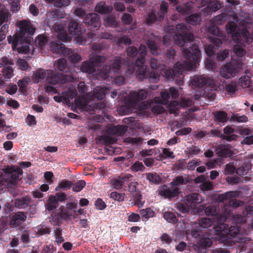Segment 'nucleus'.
Listing matches in <instances>:
<instances>
[{"label": "nucleus", "instance_id": "c756f323", "mask_svg": "<svg viewBox=\"0 0 253 253\" xmlns=\"http://www.w3.org/2000/svg\"><path fill=\"white\" fill-rule=\"evenodd\" d=\"M48 37L44 35H39L36 38L35 43L40 48L42 49L48 42Z\"/></svg>", "mask_w": 253, "mask_h": 253}, {"label": "nucleus", "instance_id": "aec40b11", "mask_svg": "<svg viewBox=\"0 0 253 253\" xmlns=\"http://www.w3.org/2000/svg\"><path fill=\"white\" fill-rule=\"evenodd\" d=\"M31 199L28 197H23L15 200V206L20 209H24L30 206Z\"/></svg>", "mask_w": 253, "mask_h": 253}, {"label": "nucleus", "instance_id": "338daca9", "mask_svg": "<svg viewBox=\"0 0 253 253\" xmlns=\"http://www.w3.org/2000/svg\"><path fill=\"white\" fill-rule=\"evenodd\" d=\"M212 241L209 238L201 239L199 241L200 246L204 248L210 247L212 245Z\"/></svg>", "mask_w": 253, "mask_h": 253}, {"label": "nucleus", "instance_id": "f03ea898", "mask_svg": "<svg viewBox=\"0 0 253 253\" xmlns=\"http://www.w3.org/2000/svg\"><path fill=\"white\" fill-rule=\"evenodd\" d=\"M19 30L13 36L7 37V41L11 43L13 50H17L20 53H27L30 51L29 44L31 42L32 36L36 31L29 19L18 21L16 23Z\"/></svg>", "mask_w": 253, "mask_h": 253}, {"label": "nucleus", "instance_id": "052dcab7", "mask_svg": "<svg viewBox=\"0 0 253 253\" xmlns=\"http://www.w3.org/2000/svg\"><path fill=\"white\" fill-rule=\"evenodd\" d=\"M193 101L190 98H181L179 101V106L182 108H187L192 106Z\"/></svg>", "mask_w": 253, "mask_h": 253}, {"label": "nucleus", "instance_id": "f3484780", "mask_svg": "<svg viewBox=\"0 0 253 253\" xmlns=\"http://www.w3.org/2000/svg\"><path fill=\"white\" fill-rule=\"evenodd\" d=\"M127 130V126L118 125L113 126H112L110 127L108 129L107 131L109 134L121 136L125 134Z\"/></svg>", "mask_w": 253, "mask_h": 253}, {"label": "nucleus", "instance_id": "ddd939ff", "mask_svg": "<svg viewBox=\"0 0 253 253\" xmlns=\"http://www.w3.org/2000/svg\"><path fill=\"white\" fill-rule=\"evenodd\" d=\"M83 21L90 30H97L100 26L99 17L94 13L87 14Z\"/></svg>", "mask_w": 253, "mask_h": 253}, {"label": "nucleus", "instance_id": "bf43d9fd", "mask_svg": "<svg viewBox=\"0 0 253 253\" xmlns=\"http://www.w3.org/2000/svg\"><path fill=\"white\" fill-rule=\"evenodd\" d=\"M111 183L113 187L116 189H121L124 184V182L120 177L119 178H115L111 180Z\"/></svg>", "mask_w": 253, "mask_h": 253}, {"label": "nucleus", "instance_id": "09e8293b", "mask_svg": "<svg viewBox=\"0 0 253 253\" xmlns=\"http://www.w3.org/2000/svg\"><path fill=\"white\" fill-rule=\"evenodd\" d=\"M62 229L60 227L56 228L54 230V237L58 244H59L64 241V239L62 237Z\"/></svg>", "mask_w": 253, "mask_h": 253}, {"label": "nucleus", "instance_id": "4be33fe9", "mask_svg": "<svg viewBox=\"0 0 253 253\" xmlns=\"http://www.w3.org/2000/svg\"><path fill=\"white\" fill-rule=\"evenodd\" d=\"M125 65L126 66L125 71L126 75L128 77H130L134 74L136 67H137V69H138V66L136 65L135 61L134 62V60L129 61L127 57L126 58Z\"/></svg>", "mask_w": 253, "mask_h": 253}, {"label": "nucleus", "instance_id": "7ed1b4c3", "mask_svg": "<svg viewBox=\"0 0 253 253\" xmlns=\"http://www.w3.org/2000/svg\"><path fill=\"white\" fill-rule=\"evenodd\" d=\"M204 212L207 216H213L217 221V225H214L213 229L215 234L220 236L223 241L228 239V234L231 236H236L239 233L238 227L228 225L225 223L227 219L225 215L219 214L217 211L216 207L210 205L204 209Z\"/></svg>", "mask_w": 253, "mask_h": 253}, {"label": "nucleus", "instance_id": "4c0bfd02", "mask_svg": "<svg viewBox=\"0 0 253 253\" xmlns=\"http://www.w3.org/2000/svg\"><path fill=\"white\" fill-rule=\"evenodd\" d=\"M146 44L152 54L154 55H157L159 54L160 49H159L157 44L154 41L148 40L147 41Z\"/></svg>", "mask_w": 253, "mask_h": 253}, {"label": "nucleus", "instance_id": "4468645a", "mask_svg": "<svg viewBox=\"0 0 253 253\" xmlns=\"http://www.w3.org/2000/svg\"><path fill=\"white\" fill-rule=\"evenodd\" d=\"M27 215L23 211H18L15 212L11 217L9 221V226L11 228H21L22 224L26 221Z\"/></svg>", "mask_w": 253, "mask_h": 253}, {"label": "nucleus", "instance_id": "2f4dec72", "mask_svg": "<svg viewBox=\"0 0 253 253\" xmlns=\"http://www.w3.org/2000/svg\"><path fill=\"white\" fill-rule=\"evenodd\" d=\"M126 60V58L123 59L121 57H117L115 59L112 65L113 69H114L115 72H118L121 67L125 65Z\"/></svg>", "mask_w": 253, "mask_h": 253}, {"label": "nucleus", "instance_id": "423d86ee", "mask_svg": "<svg viewBox=\"0 0 253 253\" xmlns=\"http://www.w3.org/2000/svg\"><path fill=\"white\" fill-rule=\"evenodd\" d=\"M191 84L193 87H205L211 91H218L221 89L220 85H218L213 79L203 75L194 76L191 81Z\"/></svg>", "mask_w": 253, "mask_h": 253}, {"label": "nucleus", "instance_id": "c85d7f7f", "mask_svg": "<svg viewBox=\"0 0 253 253\" xmlns=\"http://www.w3.org/2000/svg\"><path fill=\"white\" fill-rule=\"evenodd\" d=\"M11 15L7 9L5 8L0 9V26L3 23H7L10 19Z\"/></svg>", "mask_w": 253, "mask_h": 253}, {"label": "nucleus", "instance_id": "e433bc0d", "mask_svg": "<svg viewBox=\"0 0 253 253\" xmlns=\"http://www.w3.org/2000/svg\"><path fill=\"white\" fill-rule=\"evenodd\" d=\"M62 94L64 95L66 98V103L70 101V99H72L77 95V91L75 87L73 88H69L67 91H63Z\"/></svg>", "mask_w": 253, "mask_h": 253}, {"label": "nucleus", "instance_id": "9b49d317", "mask_svg": "<svg viewBox=\"0 0 253 253\" xmlns=\"http://www.w3.org/2000/svg\"><path fill=\"white\" fill-rule=\"evenodd\" d=\"M69 79V76L56 73L52 70H48L46 80L49 84H64Z\"/></svg>", "mask_w": 253, "mask_h": 253}, {"label": "nucleus", "instance_id": "603ef678", "mask_svg": "<svg viewBox=\"0 0 253 253\" xmlns=\"http://www.w3.org/2000/svg\"><path fill=\"white\" fill-rule=\"evenodd\" d=\"M85 182L84 180H79L72 184V190L75 192H80L85 185Z\"/></svg>", "mask_w": 253, "mask_h": 253}, {"label": "nucleus", "instance_id": "774afa93", "mask_svg": "<svg viewBox=\"0 0 253 253\" xmlns=\"http://www.w3.org/2000/svg\"><path fill=\"white\" fill-rule=\"evenodd\" d=\"M13 206L11 204L9 203H5L3 208V212L5 214L4 215L5 216L9 215L11 212L13 211Z\"/></svg>", "mask_w": 253, "mask_h": 253}, {"label": "nucleus", "instance_id": "864d4df0", "mask_svg": "<svg viewBox=\"0 0 253 253\" xmlns=\"http://www.w3.org/2000/svg\"><path fill=\"white\" fill-rule=\"evenodd\" d=\"M116 43L119 46L121 45L122 44L129 45L131 43V40L130 38L126 36H123L116 40Z\"/></svg>", "mask_w": 253, "mask_h": 253}, {"label": "nucleus", "instance_id": "7c9ffc66", "mask_svg": "<svg viewBox=\"0 0 253 253\" xmlns=\"http://www.w3.org/2000/svg\"><path fill=\"white\" fill-rule=\"evenodd\" d=\"M58 203L55 196H51L49 197L46 204V209L52 211L58 207Z\"/></svg>", "mask_w": 253, "mask_h": 253}, {"label": "nucleus", "instance_id": "a211bd4d", "mask_svg": "<svg viewBox=\"0 0 253 253\" xmlns=\"http://www.w3.org/2000/svg\"><path fill=\"white\" fill-rule=\"evenodd\" d=\"M214 222L212 219L208 217H202L198 221L199 226L203 228H208L212 227V229H210V230L211 231H213V233L216 235L213 227L214 225H217V223L216 221V223H214Z\"/></svg>", "mask_w": 253, "mask_h": 253}, {"label": "nucleus", "instance_id": "3c124183", "mask_svg": "<svg viewBox=\"0 0 253 253\" xmlns=\"http://www.w3.org/2000/svg\"><path fill=\"white\" fill-rule=\"evenodd\" d=\"M100 141L105 145L114 144L117 141L116 138H113L109 135H102L100 137Z\"/></svg>", "mask_w": 253, "mask_h": 253}, {"label": "nucleus", "instance_id": "b1692460", "mask_svg": "<svg viewBox=\"0 0 253 253\" xmlns=\"http://www.w3.org/2000/svg\"><path fill=\"white\" fill-rule=\"evenodd\" d=\"M169 94L167 91H164L161 92L160 96L155 97L154 101L156 104L167 105L169 102Z\"/></svg>", "mask_w": 253, "mask_h": 253}, {"label": "nucleus", "instance_id": "680f3d73", "mask_svg": "<svg viewBox=\"0 0 253 253\" xmlns=\"http://www.w3.org/2000/svg\"><path fill=\"white\" fill-rule=\"evenodd\" d=\"M233 49L235 53L238 57H243L246 54V50L239 45H234Z\"/></svg>", "mask_w": 253, "mask_h": 253}, {"label": "nucleus", "instance_id": "e2e57ef3", "mask_svg": "<svg viewBox=\"0 0 253 253\" xmlns=\"http://www.w3.org/2000/svg\"><path fill=\"white\" fill-rule=\"evenodd\" d=\"M229 56V50L224 49L219 51L217 55V60L218 61H224Z\"/></svg>", "mask_w": 253, "mask_h": 253}, {"label": "nucleus", "instance_id": "473e14b6", "mask_svg": "<svg viewBox=\"0 0 253 253\" xmlns=\"http://www.w3.org/2000/svg\"><path fill=\"white\" fill-rule=\"evenodd\" d=\"M237 84L234 82L225 84L224 86L222 85V88L230 95L234 94L237 90Z\"/></svg>", "mask_w": 253, "mask_h": 253}, {"label": "nucleus", "instance_id": "a878e982", "mask_svg": "<svg viewBox=\"0 0 253 253\" xmlns=\"http://www.w3.org/2000/svg\"><path fill=\"white\" fill-rule=\"evenodd\" d=\"M218 156L221 157H229L231 156V151L229 146L227 145H220L217 150Z\"/></svg>", "mask_w": 253, "mask_h": 253}, {"label": "nucleus", "instance_id": "2eb2a0df", "mask_svg": "<svg viewBox=\"0 0 253 253\" xmlns=\"http://www.w3.org/2000/svg\"><path fill=\"white\" fill-rule=\"evenodd\" d=\"M203 201L202 196L197 193H193L191 194L186 195L183 198V202L185 205L190 207L191 209L193 208L196 204H200Z\"/></svg>", "mask_w": 253, "mask_h": 253}, {"label": "nucleus", "instance_id": "1a4fd4ad", "mask_svg": "<svg viewBox=\"0 0 253 253\" xmlns=\"http://www.w3.org/2000/svg\"><path fill=\"white\" fill-rule=\"evenodd\" d=\"M147 95V91L144 89H141L138 91L130 92L128 98L125 101V104L130 110L134 108L139 102L146 98Z\"/></svg>", "mask_w": 253, "mask_h": 253}, {"label": "nucleus", "instance_id": "37998d69", "mask_svg": "<svg viewBox=\"0 0 253 253\" xmlns=\"http://www.w3.org/2000/svg\"><path fill=\"white\" fill-rule=\"evenodd\" d=\"M187 181L182 176H176L170 183V185L173 187L178 186L181 185L185 184Z\"/></svg>", "mask_w": 253, "mask_h": 253}, {"label": "nucleus", "instance_id": "c9c22d12", "mask_svg": "<svg viewBox=\"0 0 253 253\" xmlns=\"http://www.w3.org/2000/svg\"><path fill=\"white\" fill-rule=\"evenodd\" d=\"M214 117L216 121L219 123H224L228 120L227 114L223 111H218L215 112Z\"/></svg>", "mask_w": 253, "mask_h": 253}, {"label": "nucleus", "instance_id": "0e129e2a", "mask_svg": "<svg viewBox=\"0 0 253 253\" xmlns=\"http://www.w3.org/2000/svg\"><path fill=\"white\" fill-rule=\"evenodd\" d=\"M121 20L123 24L125 25H130L133 21V18L131 15L128 13H124Z\"/></svg>", "mask_w": 253, "mask_h": 253}, {"label": "nucleus", "instance_id": "cd10ccee", "mask_svg": "<svg viewBox=\"0 0 253 253\" xmlns=\"http://www.w3.org/2000/svg\"><path fill=\"white\" fill-rule=\"evenodd\" d=\"M107 89L104 87L97 86L93 90V96L98 100H102L104 98Z\"/></svg>", "mask_w": 253, "mask_h": 253}, {"label": "nucleus", "instance_id": "8fccbe9b", "mask_svg": "<svg viewBox=\"0 0 253 253\" xmlns=\"http://www.w3.org/2000/svg\"><path fill=\"white\" fill-rule=\"evenodd\" d=\"M104 21L107 26L116 27L118 25L115 17L112 15H107L105 17Z\"/></svg>", "mask_w": 253, "mask_h": 253}, {"label": "nucleus", "instance_id": "6ab92c4d", "mask_svg": "<svg viewBox=\"0 0 253 253\" xmlns=\"http://www.w3.org/2000/svg\"><path fill=\"white\" fill-rule=\"evenodd\" d=\"M68 31L73 36L80 35L82 33L81 25L75 21H71L68 25Z\"/></svg>", "mask_w": 253, "mask_h": 253}, {"label": "nucleus", "instance_id": "49530a36", "mask_svg": "<svg viewBox=\"0 0 253 253\" xmlns=\"http://www.w3.org/2000/svg\"><path fill=\"white\" fill-rule=\"evenodd\" d=\"M159 15L158 13L156 14L154 12L148 13L146 17V23L148 25H150L153 23L155 21H159Z\"/></svg>", "mask_w": 253, "mask_h": 253}, {"label": "nucleus", "instance_id": "6e6552de", "mask_svg": "<svg viewBox=\"0 0 253 253\" xmlns=\"http://www.w3.org/2000/svg\"><path fill=\"white\" fill-rule=\"evenodd\" d=\"M106 60L104 56L96 55L89 60L84 61L81 67L82 72L88 74H94L96 71V67L101 66Z\"/></svg>", "mask_w": 253, "mask_h": 253}, {"label": "nucleus", "instance_id": "79ce46f5", "mask_svg": "<svg viewBox=\"0 0 253 253\" xmlns=\"http://www.w3.org/2000/svg\"><path fill=\"white\" fill-rule=\"evenodd\" d=\"M138 185V183L136 181H132L128 184V191L131 193L133 197L135 196L136 194H141L140 190L137 187Z\"/></svg>", "mask_w": 253, "mask_h": 253}, {"label": "nucleus", "instance_id": "a19ab883", "mask_svg": "<svg viewBox=\"0 0 253 253\" xmlns=\"http://www.w3.org/2000/svg\"><path fill=\"white\" fill-rule=\"evenodd\" d=\"M164 218L169 222L171 223H176L178 221L175 214L171 211H169L164 213Z\"/></svg>", "mask_w": 253, "mask_h": 253}, {"label": "nucleus", "instance_id": "13d9d810", "mask_svg": "<svg viewBox=\"0 0 253 253\" xmlns=\"http://www.w3.org/2000/svg\"><path fill=\"white\" fill-rule=\"evenodd\" d=\"M56 68L61 71L65 72L67 68V62L64 59H59L56 64Z\"/></svg>", "mask_w": 253, "mask_h": 253}, {"label": "nucleus", "instance_id": "20e7f679", "mask_svg": "<svg viewBox=\"0 0 253 253\" xmlns=\"http://www.w3.org/2000/svg\"><path fill=\"white\" fill-rule=\"evenodd\" d=\"M226 29L227 33L232 34V38L235 42L246 46L247 44H249L252 42L253 39L250 32L246 29L237 31L238 26L234 22H228L226 25Z\"/></svg>", "mask_w": 253, "mask_h": 253}, {"label": "nucleus", "instance_id": "f257e3e1", "mask_svg": "<svg viewBox=\"0 0 253 253\" xmlns=\"http://www.w3.org/2000/svg\"><path fill=\"white\" fill-rule=\"evenodd\" d=\"M176 33L173 37L175 43L181 47L184 57L188 61L176 62L173 69H167L164 65L159 63L158 60L152 58L150 66L152 69L162 71L161 74L167 80H173L175 77L180 79L183 77L184 70H189L200 62L201 53L197 44L192 43L194 37L191 31V27L186 23L177 24Z\"/></svg>", "mask_w": 253, "mask_h": 253}, {"label": "nucleus", "instance_id": "de8ad7c7", "mask_svg": "<svg viewBox=\"0 0 253 253\" xmlns=\"http://www.w3.org/2000/svg\"><path fill=\"white\" fill-rule=\"evenodd\" d=\"M237 196V192L229 191L223 194H221L218 196L219 201L220 202H224V201L230 199L233 197H235Z\"/></svg>", "mask_w": 253, "mask_h": 253}, {"label": "nucleus", "instance_id": "4d7b16f0", "mask_svg": "<svg viewBox=\"0 0 253 253\" xmlns=\"http://www.w3.org/2000/svg\"><path fill=\"white\" fill-rule=\"evenodd\" d=\"M209 33L212 35L216 36L217 37H221L222 33L220 31L217 26L215 25H212L209 27L208 29Z\"/></svg>", "mask_w": 253, "mask_h": 253}, {"label": "nucleus", "instance_id": "f704fd0d", "mask_svg": "<svg viewBox=\"0 0 253 253\" xmlns=\"http://www.w3.org/2000/svg\"><path fill=\"white\" fill-rule=\"evenodd\" d=\"M13 70L11 66H4L2 71V76L5 81L10 79L13 75Z\"/></svg>", "mask_w": 253, "mask_h": 253}, {"label": "nucleus", "instance_id": "412c9836", "mask_svg": "<svg viewBox=\"0 0 253 253\" xmlns=\"http://www.w3.org/2000/svg\"><path fill=\"white\" fill-rule=\"evenodd\" d=\"M112 6L106 5L105 1L99 2L95 7V11L102 14L110 13L112 12Z\"/></svg>", "mask_w": 253, "mask_h": 253}, {"label": "nucleus", "instance_id": "ea45409f", "mask_svg": "<svg viewBox=\"0 0 253 253\" xmlns=\"http://www.w3.org/2000/svg\"><path fill=\"white\" fill-rule=\"evenodd\" d=\"M168 7L169 5L167 2L162 1L160 5V12L157 13L159 15V21H161L164 19L166 14L168 12Z\"/></svg>", "mask_w": 253, "mask_h": 253}, {"label": "nucleus", "instance_id": "0eeeda50", "mask_svg": "<svg viewBox=\"0 0 253 253\" xmlns=\"http://www.w3.org/2000/svg\"><path fill=\"white\" fill-rule=\"evenodd\" d=\"M138 51L139 56L135 61V64L138 66V69L136 71V74L140 79H147L149 77V73L147 66L144 64L145 57L147 53L146 46L140 44Z\"/></svg>", "mask_w": 253, "mask_h": 253}, {"label": "nucleus", "instance_id": "c03bdc74", "mask_svg": "<svg viewBox=\"0 0 253 253\" xmlns=\"http://www.w3.org/2000/svg\"><path fill=\"white\" fill-rule=\"evenodd\" d=\"M228 16V13L226 12L222 13L221 14L214 17L213 21L215 24L221 25L223 21L227 20Z\"/></svg>", "mask_w": 253, "mask_h": 253}, {"label": "nucleus", "instance_id": "393cba45", "mask_svg": "<svg viewBox=\"0 0 253 253\" xmlns=\"http://www.w3.org/2000/svg\"><path fill=\"white\" fill-rule=\"evenodd\" d=\"M193 7V4L192 2H188L182 5H178L176 7V10L182 14H189Z\"/></svg>", "mask_w": 253, "mask_h": 253}, {"label": "nucleus", "instance_id": "bb28decb", "mask_svg": "<svg viewBox=\"0 0 253 253\" xmlns=\"http://www.w3.org/2000/svg\"><path fill=\"white\" fill-rule=\"evenodd\" d=\"M145 176L147 180L153 184H159L162 180L161 177L156 172L146 173Z\"/></svg>", "mask_w": 253, "mask_h": 253}, {"label": "nucleus", "instance_id": "72a5a7b5", "mask_svg": "<svg viewBox=\"0 0 253 253\" xmlns=\"http://www.w3.org/2000/svg\"><path fill=\"white\" fill-rule=\"evenodd\" d=\"M186 21L188 24L195 25L201 21V17L198 13L191 14L186 17Z\"/></svg>", "mask_w": 253, "mask_h": 253}, {"label": "nucleus", "instance_id": "9d476101", "mask_svg": "<svg viewBox=\"0 0 253 253\" xmlns=\"http://www.w3.org/2000/svg\"><path fill=\"white\" fill-rule=\"evenodd\" d=\"M240 62L232 61L227 63L220 70L221 77L226 79L234 77L242 68Z\"/></svg>", "mask_w": 253, "mask_h": 253}, {"label": "nucleus", "instance_id": "5701e85b", "mask_svg": "<svg viewBox=\"0 0 253 253\" xmlns=\"http://www.w3.org/2000/svg\"><path fill=\"white\" fill-rule=\"evenodd\" d=\"M48 70L42 68L38 69L33 75V79L35 83H39L47 76Z\"/></svg>", "mask_w": 253, "mask_h": 253}, {"label": "nucleus", "instance_id": "6e6d98bb", "mask_svg": "<svg viewBox=\"0 0 253 253\" xmlns=\"http://www.w3.org/2000/svg\"><path fill=\"white\" fill-rule=\"evenodd\" d=\"M131 169L132 171L136 172L138 171H144L145 168L142 162L137 161L131 166Z\"/></svg>", "mask_w": 253, "mask_h": 253}, {"label": "nucleus", "instance_id": "69168bd1", "mask_svg": "<svg viewBox=\"0 0 253 253\" xmlns=\"http://www.w3.org/2000/svg\"><path fill=\"white\" fill-rule=\"evenodd\" d=\"M8 25L3 24L0 29V41H2L6 37V34L8 31Z\"/></svg>", "mask_w": 253, "mask_h": 253}, {"label": "nucleus", "instance_id": "f8f14e48", "mask_svg": "<svg viewBox=\"0 0 253 253\" xmlns=\"http://www.w3.org/2000/svg\"><path fill=\"white\" fill-rule=\"evenodd\" d=\"M180 192L178 188L169 187L165 184L162 186L160 189L158 190L159 195L169 200L177 197Z\"/></svg>", "mask_w": 253, "mask_h": 253}, {"label": "nucleus", "instance_id": "58836bf2", "mask_svg": "<svg viewBox=\"0 0 253 253\" xmlns=\"http://www.w3.org/2000/svg\"><path fill=\"white\" fill-rule=\"evenodd\" d=\"M140 214L143 220H147L154 215V212L150 208H146L140 211Z\"/></svg>", "mask_w": 253, "mask_h": 253}, {"label": "nucleus", "instance_id": "dca6fc26", "mask_svg": "<svg viewBox=\"0 0 253 253\" xmlns=\"http://www.w3.org/2000/svg\"><path fill=\"white\" fill-rule=\"evenodd\" d=\"M6 170L8 172L10 173L8 182L13 185L17 184L18 180L19 179V176L23 173L22 170L20 168H17L15 170L11 169H6Z\"/></svg>", "mask_w": 253, "mask_h": 253}, {"label": "nucleus", "instance_id": "a18cd8bd", "mask_svg": "<svg viewBox=\"0 0 253 253\" xmlns=\"http://www.w3.org/2000/svg\"><path fill=\"white\" fill-rule=\"evenodd\" d=\"M239 83L243 88L249 87L252 84L251 77L248 75H245L244 77L240 78Z\"/></svg>", "mask_w": 253, "mask_h": 253}, {"label": "nucleus", "instance_id": "5fc2aeb1", "mask_svg": "<svg viewBox=\"0 0 253 253\" xmlns=\"http://www.w3.org/2000/svg\"><path fill=\"white\" fill-rule=\"evenodd\" d=\"M127 56L131 58H135L138 53V49L134 46H128L126 49Z\"/></svg>", "mask_w": 253, "mask_h": 253}, {"label": "nucleus", "instance_id": "39448f33", "mask_svg": "<svg viewBox=\"0 0 253 253\" xmlns=\"http://www.w3.org/2000/svg\"><path fill=\"white\" fill-rule=\"evenodd\" d=\"M50 49L53 53L67 57L73 63L78 62L82 59L79 54L74 52L71 49L66 48L65 45L59 41L52 42L50 44Z\"/></svg>", "mask_w": 253, "mask_h": 253}]
</instances>
